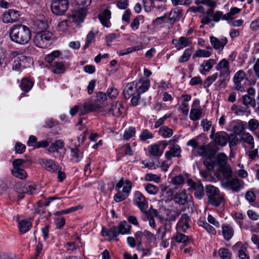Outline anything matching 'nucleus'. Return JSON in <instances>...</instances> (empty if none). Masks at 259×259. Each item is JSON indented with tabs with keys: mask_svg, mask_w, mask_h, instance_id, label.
<instances>
[{
	"mask_svg": "<svg viewBox=\"0 0 259 259\" xmlns=\"http://www.w3.org/2000/svg\"><path fill=\"white\" fill-rule=\"evenodd\" d=\"M9 36L11 40L15 43L25 45L30 40L31 33L28 27L19 24L12 26L10 30Z\"/></svg>",
	"mask_w": 259,
	"mask_h": 259,
	"instance_id": "1",
	"label": "nucleus"
},
{
	"mask_svg": "<svg viewBox=\"0 0 259 259\" xmlns=\"http://www.w3.org/2000/svg\"><path fill=\"white\" fill-rule=\"evenodd\" d=\"M87 132H83L77 137V141L71 143L70 145V156L72 159L76 162L81 160L83 157V152L79 149L80 145L83 143L86 139Z\"/></svg>",
	"mask_w": 259,
	"mask_h": 259,
	"instance_id": "2",
	"label": "nucleus"
},
{
	"mask_svg": "<svg viewBox=\"0 0 259 259\" xmlns=\"http://www.w3.org/2000/svg\"><path fill=\"white\" fill-rule=\"evenodd\" d=\"M53 33L47 30L37 32L33 38L34 44L40 48H46L53 42Z\"/></svg>",
	"mask_w": 259,
	"mask_h": 259,
	"instance_id": "3",
	"label": "nucleus"
},
{
	"mask_svg": "<svg viewBox=\"0 0 259 259\" xmlns=\"http://www.w3.org/2000/svg\"><path fill=\"white\" fill-rule=\"evenodd\" d=\"M68 6V0H53L51 5V10L53 14L62 15L67 10Z\"/></svg>",
	"mask_w": 259,
	"mask_h": 259,
	"instance_id": "4",
	"label": "nucleus"
},
{
	"mask_svg": "<svg viewBox=\"0 0 259 259\" xmlns=\"http://www.w3.org/2000/svg\"><path fill=\"white\" fill-rule=\"evenodd\" d=\"M15 191L18 194V199L20 200L24 198V194L27 193L29 195H32L35 193L36 188L33 185H26L22 186L20 183H17L14 187Z\"/></svg>",
	"mask_w": 259,
	"mask_h": 259,
	"instance_id": "5",
	"label": "nucleus"
},
{
	"mask_svg": "<svg viewBox=\"0 0 259 259\" xmlns=\"http://www.w3.org/2000/svg\"><path fill=\"white\" fill-rule=\"evenodd\" d=\"M133 201L142 212H145L146 211L148 207V202L141 192L138 191L135 192Z\"/></svg>",
	"mask_w": 259,
	"mask_h": 259,
	"instance_id": "6",
	"label": "nucleus"
},
{
	"mask_svg": "<svg viewBox=\"0 0 259 259\" xmlns=\"http://www.w3.org/2000/svg\"><path fill=\"white\" fill-rule=\"evenodd\" d=\"M103 112L102 107L98 103L87 102L80 105V116L83 115L91 112Z\"/></svg>",
	"mask_w": 259,
	"mask_h": 259,
	"instance_id": "7",
	"label": "nucleus"
},
{
	"mask_svg": "<svg viewBox=\"0 0 259 259\" xmlns=\"http://www.w3.org/2000/svg\"><path fill=\"white\" fill-rule=\"evenodd\" d=\"M188 185L190 187L195 197L198 199H201L204 196V188L202 184L196 183L192 180L188 181Z\"/></svg>",
	"mask_w": 259,
	"mask_h": 259,
	"instance_id": "8",
	"label": "nucleus"
},
{
	"mask_svg": "<svg viewBox=\"0 0 259 259\" xmlns=\"http://www.w3.org/2000/svg\"><path fill=\"white\" fill-rule=\"evenodd\" d=\"M39 163L51 172H56L59 169L57 163L51 159L41 158L39 159Z\"/></svg>",
	"mask_w": 259,
	"mask_h": 259,
	"instance_id": "9",
	"label": "nucleus"
},
{
	"mask_svg": "<svg viewBox=\"0 0 259 259\" xmlns=\"http://www.w3.org/2000/svg\"><path fill=\"white\" fill-rule=\"evenodd\" d=\"M222 186L225 189H230L234 192H239L242 188V185L238 178H233L230 180L224 181Z\"/></svg>",
	"mask_w": 259,
	"mask_h": 259,
	"instance_id": "10",
	"label": "nucleus"
},
{
	"mask_svg": "<svg viewBox=\"0 0 259 259\" xmlns=\"http://www.w3.org/2000/svg\"><path fill=\"white\" fill-rule=\"evenodd\" d=\"M20 15L19 11L10 9L3 15V21L5 23H13L18 20Z\"/></svg>",
	"mask_w": 259,
	"mask_h": 259,
	"instance_id": "11",
	"label": "nucleus"
},
{
	"mask_svg": "<svg viewBox=\"0 0 259 259\" xmlns=\"http://www.w3.org/2000/svg\"><path fill=\"white\" fill-rule=\"evenodd\" d=\"M210 43L212 47L219 52H222L224 48V47L228 42V39L226 37H222L219 39L214 36H211L210 37Z\"/></svg>",
	"mask_w": 259,
	"mask_h": 259,
	"instance_id": "12",
	"label": "nucleus"
},
{
	"mask_svg": "<svg viewBox=\"0 0 259 259\" xmlns=\"http://www.w3.org/2000/svg\"><path fill=\"white\" fill-rule=\"evenodd\" d=\"M190 217L186 213H184L181 216L177 225V229L178 231L185 232L189 228V221Z\"/></svg>",
	"mask_w": 259,
	"mask_h": 259,
	"instance_id": "13",
	"label": "nucleus"
},
{
	"mask_svg": "<svg viewBox=\"0 0 259 259\" xmlns=\"http://www.w3.org/2000/svg\"><path fill=\"white\" fill-rule=\"evenodd\" d=\"M137 85L136 81L129 82L126 84L123 92L125 99H129L130 97L137 94Z\"/></svg>",
	"mask_w": 259,
	"mask_h": 259,
	"instance_id": "14",
	"label": "nucleus"
},
{
	"mask_svg": "<svg viewBox=\"0 0 259 259\" xmlns=\"http://www.w3.org/2000/svg\"><path fill=\"white\" fill-rule=\"evenodd\" d=\"M125 111L124 107L121 101L113 103L111 107L109 109V113L116 116H119Z\"/></svg>",
	"mask_w": 259,
	"mask_h": 259,
	"instance_id": "15",
	"label": "nucleus"
},
{
	"mask_svg": "<svg viewBox=\"0 0 259 259\" xmlns=\"http://www.w3.org/2000/svg\"><path fill=\"white\" fill-rule=\"evenodd\" d=\"M213 139L217 145L225 146L228 142V134L225 132H217Z\"/></svg>",
	"mask_w": 259,
	"mask_h": 259,
	"instance_id": "16",
	"label": "nucleus"
},
{
	"mask_svg": "<svg viewBox=\"0 0 259 259\" xmlns=\"http://www.w3.org/2000/svg\"><path fill=\"white\" fill-rule=\"evenodd\" d=\"M137 83V94L140 95L148 90L150 87V81L148 79H139L135 81Z\"/></svg>",
	"mask_w": 259,
	"mask_h": 259,
	"instance_id": "17",
	"label": "nucleus"
},
{
	"mask_svg": "<svg viewBox=\"0 0 259 259\" xmlns=\"http://www.w3.org/2000/svg\"><path fill=\"white\" fill-rule=\"evenodd\" d=\"M181 148L178 145H174L169 148V150L166 151L165 156L167 159H171L172 157H180L181 156Z\"/></svg>",
	"mask_w": 259,
	"mask_h": 259,
	"instance_id": "18",
	"label": "nucleus"
},
{
	"mask_svg": "<svg viewBox=\"0 0 259 259\" xmlns=\"http://www.w3.org/2000/svg\"><path fill=\"white\" fill-rule=\"evenodd\" d=\"M28 60L32 61L30 57H27L24 56L18 57L13 64V69L18 70L21 68H25L26 67L25 62Z\"/></svg>",
	"mask_w": 259,
	"mask_h": 259,
	"instance_id": "19",
	"label": "nucleus"
},
{
	"mask_svg": "<svg viewBox=\"0 0 259 259\" xmlns=\"http://www.w3.org/2000/svg\"><path fill=\"white\" fill-rule=\"evenodd\" d=\"M99 19L104 26L109 27L110 26V19L111 18V12L109 10H105L103 12L98 15Z\"/></svg>",
	"mask_w": 259,
	"mask_h": 259,
	"instance_id": "20",
	"label": "nucleus"
},
{
	"mask_svg": "<svg viewBox=\"0 0 259 259\" xmlns=\"http://www.w3.org/2000/svg\"><path fill=\"white\" fill-rule=\"evenodd\" d=\"M118 228L117 226H113L109 230L103 228L102 230V235L103 236L109 237L110 240H113L118 236Z\"/></svg>",
	"mask_w": 259,
	"mask_h": 259,
	"instance_id": "21",
	"label": "nucleus"
},
{
	"mask_svg": "<svg viewBox=\"0 0 259 259\" xmlns=\"http://www.w3.org/2000/svg\"><path fill=\"white\" fill-rule=\"evenodd\" d=\"M172 43L178 50L188 46L190 44L189 39L185 37H180L179 39H174Z\"/></svg>",
	"mask_w": 259,
	"mask_h": 259,
	"instance_id": "22",
	"label": "nucleus"
},
{
	"mask_svg": "<svg viewBox=\"0 0 259 259\" xmlns=\"http://www.w3.org/2000/svg\"><path fill=\"white\" fill-rule=\"evenodd\" d=\"M222 234L226 240H229L234 235V230L232 226L228 224H224L222 227Z\"/></svg>",
	"mask_w": 259,
	"mask_h": 259,
	"instance_id": "23",
	"label": "nucleus"
},
{
	"mask_svg": "<svg viewBox=\"0 0 259 259\" xmlns=\"http://www.w3.org/2000/svg\"><path fill=\"white\" fill-rule=\"evenodd\" d=\"M240 141L246 143L250 149H253L254 147V143L253 137L248 132H244L241 135Z\"/></svg>",
	"mask_w": 259,
	"mask_h": 259,
	"instance_id": "24",
	"label": "nucleus"
},
{
	"mask_svg": "<svg viewBox=\"0 0 259 259\" xmlns=\"http://www.w3.org/2000/svg\"><path fill=\"white\" fill-rule=\"evenodd\" d=\"M233 248L234 250H238V256L240 259H249L248 256L244 251L245 248L244 247L242 242H237L233 246Z\"/></svg>",
	"mask_w": 259,
	"mask_h": 259,
	"instance_id": "25",
	"label": "nucleus"
},
{
	"mask_svg": "<svg viewBox=\"0 0 259 259\" xmlns=\"http://www.w3.org/2000/svg\"><path fill=\"white\" fill-rule=\"evenodd\" d=\"M192 152L194 155L197 156H206V155H214L215 152L211 151L210 153H208L205 146H201L199 147L198 146L193 149Z\"/></svg>",
	"mask_w": 259,
	"mask_h": 259,
	"instance_id": "26",
	"label": "nucleus"
},
{
	"mask_svg": "<svg viewBox=\"0 0 259 259\" xmlns=\"http://www.w3.org/2000/svg\"><path fill=\"white\" fill-rule=\"evenodd\" d=\"M50 69L54 73L60 74L65 71V67L62 63L55 62L50 66Z\"/></svg>",
	"mask_w": 259,
	"mask_h": 259,
	"instance_id": "27",
	"label": "nucleus"
},
{
	"mask_svg": "<svg viewBox=\"0 0 259 259\" xmlns=\"http://www.w3.org/2000/svg\"><path fill=\"white\" fill-rule=\"evenodd\" d=\"M118 235L119 234H129L131 233V226L128 225L126 221H122L117 226Z\"/></svg>",
	"mask_w": 259,
	"mask_h": 259,
	"instance_id": "28",
	"label": "nucleus"
},
{
	"mask_svg": "<svg viewBox=\"0 0 259 259\" xmlns=\"http://www.w3.org/2000/svg\"><path fill=\"white\" fill-rule=\"evenodd\" d=\"M32 227V223L27 220H22L19 222L18 228L21 233H25Z\"/></svg>",
	"mask_w": 259,
	"mask_h": 259,
	"instance_id": "29",
	"label": "nucleus"
},
{
	"mask_svg": "<svg viewBox=\"0 0 259 259\" xmlns=\"http://www.w3.org/2000/svg\"><path fill=\"white\" fill-rule=\"evenodd\" d=\"M245 130L244 124L243 121H238L235 122L233 125V131L237 135H241Z\"/></svg>",
	"mask_w": 259,
	"mask_h": 259,
	"instance_id": "30",
	"label": "nucleus"
},
{
	"mask_svg": "<svg viewBox=\"0 0 259 259\" xmlns=\"http://www.w3.org/2000/svg\"><path fill=\"white\" fill-rule=\"evenodd\" d=\"M187 199L188 196L185 191L177 193L174 197L175 202L181 205L185 204Z\"/></svg>",
	"mask_w": 259,
	"mask_h": 259,
	"instance_id": "31",
	"label": "nucleus"
},
{
	"mask_svg": "<svg viewBox=\"0 0 259 259\" xmlns=\"http://www.w3.org/2000/svg\"><path fill=\"white\" fill-rule=\"evenodd\" d=\"M216 61L214 59H210L207 61H204L201 64V67L203 68V70L201 71L202 74H204V71H209L213 67V66L216 64Z\"/></svg>",
	"mask_w": 259,
	"mask_h": 259,
	"instance_id": "32",
	"label": "nucleus"
},
{
	"mask_svg": "<svg viewBox=\"0 0 259 259\" xmlns=\"http://www.w3.org/2000/svg\"><path fill=\"white\" fill-rule=\"evenodd\" d=\"M216 160L217 164L219 167L220 168H223L224 167L226 166L228 157L225 154L221 153L217 156Z\"/></svg>",
	"mask_w": 259,
	"mask_h": 259,
	"instance_id": "33",
	"label": "nucleus"
},
{
	"mask_svg": "<svg viewBox=\"0 0 259 259\" xmlns=\"http://www.w3.org/2000/svg\"><path fill=\"white\" fill-rule=\"evenodd\" d=\"M202 114V108H192L190 111L189 117L192 120L196 121L201 118Z\"/></svg>",
	"mask_w": 259,
	"mask_h": 259,
	"instance_id": "34",
	"label": "nucleus"
},
{
	"mask_svg": "<svg viewBox=\"0 0 259 259\" xmlns=\"http://www.w3.org/2000/svg\"><path fill=\"white\" fill-rule=\"evenodd\" d=\"M149 152L153 156L159 157L163 154V149L160 150L159 145L153 144L149 147Z\"/></svg>",
	"mask_w": 259,
	"mask_h": 259,
	"instance_id": "35",
	"label": "nucleus"
},
{
	"mask_svg": "<svg viewBox=\"0 0 259 259\" xmlns=\"http://www.w3.org/2000/svg\"><path fill=\"white\" fill-rule=\"evenodd\" d=\"M242 103L245 105L246 108L249 106L255 108L256 106L255 100L254 98L251 97L248 95L243 96Z\"/></svg>",
	"mask_w": 259,
	"mask_h": 259,
	"instance_id": "36",
	"label": "nucleus"
},
{
	"mask_svg": "<svg viewBox=\"0 0 259 259\" xmlns=\"http://www.w3.org/2000/svg\"><path fill=\"white\" fill-rule=\"evenodd\" d=\"M215 69L217 70H221V69H224L225 73L227 74H229L230 72L229 63L226 59H222L219 63L218 65L215 66Z\"/></svg>",
	"mask_w": 259,
	"mask_h": 259,
	"instance_id": "37",
	"label": "nucleus"
},
{
	"mask_svg": "<svg viewBox=\"0 0 259 259\" xmlns=\"http://www.w3.org/2000/svg\"><path fill=\"white\" fill-rule=\"evenodd\" d=\"M159 134L164 138H168L172 136L173 131L166 126H162L159 130Z\"/></svg>",
	"mask_w": 259,
	"mask_h": 259,
	"instance_id": "38",
	"label": "nucleus"
},
{
	"mask_svg": "<svg viewBox=\"0 0 259 259\" xmlns=\"http://www.w3.org/2000/svg\"><path fill=\"white\" fill-rule=\"evenodd\" d=\"M12 174L14 177L20 179H24L27 176L26 171L22 168L12 169Z\"/></svg>",
	"mask_w": 259,
	"mask_h": 259,
	"instance_id": "39",
	"label": "nucleus"
},
{
	"mask_svg": "<svg viewBox=\"0 0 259 259\" xmlns=\"http://www.w3.org/2000/svg\"><path fill=\"white\" fill-rule=\"evenodd\" d=\"M219 190L212 185H207L206 187V193L208 199L219 194Z\"/></svg>",
	"mask_w": 259,
	"mask_h": 259,
	"instance_id": "40",
	"label": "nucleus"
},
{
	"mask_svg": "<svg viewBox=\"0 0 259 259\" xmlns=\"http://www.w3.org/2000/svg\"><path fill=\"white\" fill-rule=\"evenodd\" d=\"M212 50L211 47L207 48V50L199 49L195 52V56L197 57H209L212 54Z\"/></svg>",
	"mask_w": 259,
	"mask_h": 259,
	"instance_id": "41",
	"label": "nucleus"
},
{
	"mask_svg": "<svg viewBox=\"0 0 259 259\" xmlns=\"http://www.w3.org/2000/svg\"><path fill=\"white\" fill-rule=\"evenodd\" d=\"M20 85L23 91L25 92H28L32 87L33 83L29 80L23 78L22 79Z\"/></svg>",
	"mask_w": 259,
	"mask_h": 259,
	"instance_id": "42",
	"label": "nucleus"
},
{
	"mask_svg": "<svg viewBox=\"0 0 259 259\" xmlns=\"http://www.w3.org/2000/svg\"><path fill=\"white\" fill-rule=\"evenodd\" d=\"M223 201V198L220 196L219 194L208 199L209 203L215 207L219 206Z\"/></svg>",
	"mask_w": 259,
	"mask_h": 259,
	"instance_id": "43",
	"label": "nucleus"
},
{
	"mask_svg": "<svg viewBox=\"0 0 259 259\" xmlns=\"http://www.w3.org/2000/svg\"><path fill=\"white\" fill-rule=\"evenodd\" d=\"M144 187L150 195H156L159 191L158 187L151 184H145Z\"/></svg>",
	"mask_w": 259,
	"mask_h": 259,
	"instance_id": "44",
	"label": "nucleus"
},
{
	"mask_svg": "<svg viewBox=\"0 0 259 259\" xmlns=\"http://www.w3.org/2000/svg\"><path fill=\"white\" fill-rule=\"evenodd\" d=\"M231 110L237 115H241L247 111V108L240 105H233Z\"/></svg>",
	"mask_w": 259,
	"mask_h": 259,
	"instance_id": "45",
	"label": "nucleus"
},
{
	"mask_svg": "<svg viewBox=\"0 0 259 259\" xmlns=\"http://www.w3.org/2000/svg\"><path fill=\"white\" fill-rule=\"evenodd\" d=\"M143 49L142 45L137 46L133 47L128 48L125 50H122L119 53V55L123 56L133 53L135 51H138Z\"/></svg>",
	"mask_w": 259,
	"mask_h": 259,
	"instance_id": "46",
	"label": "nucleus"
},
{
	"mask_svg": "<svg viewBox=\"0 0 259 259\" xmlns=\"http://www.w3.org/2000/svg\"><path fill=\"white\" fill-rule=\"evenodd\" d=\"M218 254L222 259H230L232 254L228 249L222 248L218 251Z\"/></svg>",
	"mask_w": 259,
	"mask_h": 259,
	"instance_id": "47",
	"label": "nucleus"
},
{
	"mask_svg": "<svg viewBox=\"0 0 259 259\" xmlns=\"http://www.w3.org/2000/svg\"><path fill=\"white\" fill-rule=\"evenodd\" d=\"M175 240L178 243H186L188 241V236L180 232H177L176 235L174 237Z\"/></svg>",
	"mask_w": 259,
	"mask_h": 259,
	"instance_id": "48",
	"label": "nucleus"
},
{
	"mask_svg": "<svg viewBox=\"0 0 259 259\" xmlns=\"http://www.w3.org/2000/svg\"><path fill=\"white\" fill-rule=\"evenodd\" d=\"M220 169L222 171L223 177L225 179L224 181L230 180L232 176V171L231 168L226 166L223 168H221Z\"/></svg>",
	"mask_w": 259,
	"mask_h": 259,
	"instance_id": "49",
	"label": "nucleus"
},
{
	"mask_svg": "<svg viewBox=\"0 0 259 259\" xmlns=\"http://www.w3.org/2000/svg\"><path fill=\"white\" fill-rule=\"evenodd\" d=\"M87 10L84 9H80L75 13L74 16V19L78 20L79 22H82L83 19L86 16Z\"/></svg>",
	"mask_w": 259,
	"mask_h": 259,
	"instance_id": "50",
	"label": "nucleus"
},
{
	"mask_svg": "<svg viewBox=\"0 0 259 259\" xmlns=\"http://www.w3.org/2000/svg\"><path fill=\"white\" fill-rule=\"evenodd\" d=\"M218 76V73H215L207 77L204 82V87L205 88H208L214 81H215Z\"/></svg>",
	"mask_w": 259,
	"mask_h": 259,
	"instance_id": "51",
	"label": "nucleus"
},
{
	"mask_svg": "<svg viewBox=\"0 0 259 259\" xmlns=\"http://www.w3.org/2000/svg\"><path fill=\"white\" fill-rule=\"evenodd\" d=\"M249 130L253 132L259 127V121L256 119L252 118L249 120L248 122Z\"/></svg>",
	"mask_w": 259,
	"mask_h": 259,
	"instance_id": "52",
	"label": "nucleus"
},
{
	"mask_svg": "<svg viewBox=\"0 0 259 259\" xmlns=\"http://www.w3.org/2000/svg\"><path fill=\"white\" fill-rule=\"evenodd\" d=\"M245 75L246 74L244 71L239 70L234 75L233 82H241L244 79Z\"/></svg>",
	"mask_w": 259,
	"mask_h": 259,
	"instance_id": "53",
	"label": "nucleus"
},
{
	"mask_svg": "<svg viewBox=\"0 0 259 259\" xmlns=\"http://www.w3.org/2000/svg\"><path fill=\"white\" fill-rule=\"evenodd\" d=\"M192 54V51L190 49L185 50L183 55L180 58L179 62L183 63L187 61L189 59Z\"/></svg>",
	"mask_w": 259,
	"mask_h": 259,
	"instance_id": "54",
	"label": "nucleus"
},
{
	"mask_svg": "<svg viewBox=\"0 0 259 259\" xmlns=\"http://www.w3.org/2000/svg\"><path fill=\"white\" fill-rule=\"evenodd\" d=\"M136 133V129L135 127H130L126 130L123 134V137L125 140H128L135 136Z\"/></svg>",
	"mask_w": 259,
	"mask_h": 259,
	"instance_id": "55",
	"label": "nucleus"
},
{
	"mask_svg": "<svg viewBox=\"0 0 259 259\" xmlns=\"http://www.w3.org/2000/svg\"><path fill=\"white\" fill-rule=\"evenodd\" d=\"M107 94L111 99H115L119 94V91L116 88L111 87L107 90Z\"/></svg>",
	"mask_w": 259,
	"mask_h": 259,
	"instance_id": "56",
	"label": "nucleus"
},
{
	"mask_svg": "<svg viewBox=\"0 0 259 259\" xmlns=\"http://www.w3.org/2000/svg\"><path fill=\"white\" fill-rule=\"evenodd\" d=\"M60 55V52L59 51H54L51 54H48L45 57V60L49 63L52 62L55 60V59L58 57Z\"/></svg>",
	"mask_w": 259,
	"mask_h": 259,
	"instance_id": "57",
	"label": "nucleus"
},
{
	"mask_svg": "<svg viewBox=\"0 0 259 259\" xmlns=\"http://www.w3.org/2000/svg\"><path fill=\"white\" fill-rule=\"evenodd\" d=\"M228 141H229L230 147L236 146L238 143V139L237 135L231 134L229 136L228 135Z\"/></svg>",
	"mask_w": 259,
	"mask_h": 259,
	"instance_id": "58",
	"label": "nucleus"
},
{
	"mask_svg": "<svg viewBox=\"0 0 259 259\" xmlns=\"http://www.w3.org/2000/svg\"><path fill=\"white\" fill-rule=\"evenodd\" d=\"M185 181L184 178L182 175L174 177L171 179V182L175 185H181L183 184Z\"/></svg>",
	"mask_w": 259,
	"mask_h": 259,
	"instance_id": "59",
	"label": "nucleus"
},
{
	"mask_svg": "<svg viewBox=\"0 0 259 259\" xmlns=\"http://www.w3.org/2000/svg\"><path fill=\"white\" fill-rule=\"evenodd\" d=\"M180 18V13L179 12L174 11H171L169 15V21L171 24L175 22L177 19Z\"/></svg>",
	"mask_w": 259,
	"mask_h": 259,
	"instance_id": "60",
	"label": "nucleus"
},
{
	"mask_svg": "<svg viewBox=\"0 0 259 259\" xmlns=\"http://www.w3.org/2000/svg\"><path fill=\"white\" fill-rule=\"evenodd\" d=\"M95 36V33H94L93 31H90L88 33V34L87 36L85 44L84 45V46L83 47V48L84 49H85L89 47V46L91 44L93 39L94 38Z\"/></svg>",
	"mask_w": 259,
	"mask_h": 259,
	"instance_id": "61",
	"label": "nucleus"
},
{
	"mask_svg": "<svg viewBox=\"0 0 259 259\" xmlns=\"http://www.w3.org/2000/svg\"><path fill=\"white\" fill-rule=\"evenodd\" d=\"M118 193L114 196V200L117 202H121L125 199L127 197L123 194L122 192L118 191Z\"/></svg>",
	"mask_w": 259,
	"mask_h": 259,
	"instance_id": "62",
	"label": "nucleus"
},
{
	"mask_svg": "<svg viewBox=\"0 0 259 259\" xmlns=\"http://www.w3.org/2000/svg\"><path fill=\"white\" fill-rule=\"evenodd\" d=\"M153 138L152 134L150 133L147 130H145L140 136V139L142 141H145L147 139Z\"/></svg>",
	"mask_w": 259,
	"mask_h": 259,
	"instance_id": "63",
	"label": "nucleus"
},
{
	"mask_svg": "<svg viewBox=\"0 0 259 259\" xmlns=\"http://www.w3.org/2000/svg\"><path fill=\"white\" fill-rule=\"evenodd\" d=\"M68 21L64 20L60 22L58 25V29L59 31L65 32L68 29Z\"/></svg>",
	"mask_w": 259,
	"mask_h": 259,
	"instance_id": "64",
	"label": "nucleus"
}]
</instances>
